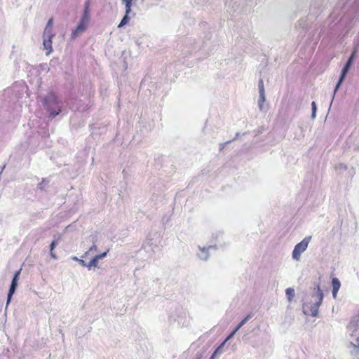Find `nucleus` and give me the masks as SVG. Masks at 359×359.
<instances>
[{
  "instance_id": "obj_8",
  "label": "nucleus",
  "mask_w": 359,
  "mask_h": 359,
  "mask_svg": "<svg viewBox=\"0 0 359 359\" xmlns=\"http://www.w3.org/2000/svg\"><path fill=\"white\" fill-rule=\"evenodd\" d=\"M54 36H55V34H43V45L44 46V49L48 50V52L46 53V55L50 54L53 50L52 39Z\"/></svg>"
},
{
  "instance_id": "obj_22",
  "label": "nucleus",
  "mask_w": 359,
  "mask_h": 359,
  "mask_svg": "<svg viewBox=\"0 0 359 359\" xmlns=\"http://www.w3.org/2000/svg\"><path fill=\"white\" fill-rule=\"evenodd\" d=\"M252 313H248L238 324V327L243 326L252 317Z\"/></svg>"
},
{
  "instance_id": "obj_4",
  "label": "nucleus",
  "mask_w": 359,
  "mask_h": 359,
  "mask_svg": "<svg viewBox=\"0 0 359 359\" xmlns=\"http://www.w3.org/2000/svg\"><path fill=\"white\" fill-rule=\"evenodd\" d=\"M176 316H170V321L177 322V325L180 327L187 326L189 323V318L186 310L181 307L175 309Z\"/></svg>"
},
{
  "instance_id": "obj_37",
  "label": "nucleus",
  "mask_w": 359,
  "mask_h": 359,
  "mask_svg": "<svg viewBox=\"0 0 359 359\" xmlns=\"http://www.w3.org/2000/svg\"><path fill=\"white\" fill-rule=\"evenodd\" d=\"M141 1H142V2H144L145 0H141Z\"/></svg>"
},
{
  "instance_id": "obj_5",
  "label": "nucleus",
  "mask_w": 359,
  "mask_h": 359,
  "mask_svg": "<svg viewBox=\"0 0 359 359\" xmlns=\"http://www.w3.org/2000/svg\"><path fill=\"white\" fill-rule=\"evenodd\" d=\"M311 240V236L305 237L300 243H297L292 251V258L297 261L299 260L302 253H303Z\"/></svg>"
},
{
  "instance_id": "obj_9",
  "label": "nucleus",
  "mask_w": 359,
  "mask_h": 359,
  "mask_svg": "<svg viewBox=\"0 0 359 359\" xmlns=\"http://www.w3.org/2000/svg\"><path fill=\"white\" fill-rule=\"evenodd\" d=\"M80 22L88 24L90 21V1H86L84 4V9Z\"/></svg>"
},
{
  "instance_id": "obj_16",
  "label": "nucleus",
  "mask_w": 359,
  "mask_h": 359,
  "mask_svg": "<svg viewBox=\"0 0 359 359\" xmlns=\"http://www.w3.org/2000/svg\"><path fill=\"white\" fill-rule=\"evenodd\" d=\"M258 107L260 111L264 110V103L266 101L265 93H259Z\"/></svg>"
},
{
  "instance_id": "obj_13",
  "label": "nucleus",
  "mask_w": 359,
  "mask_h": 359,
  "mask_svg": "<svg viewBox=\"0 0 359 359\" xmlns=\"http://www.w3.org/2000/svg\"><path fill=\"white\" fill-rule=\"evenodd\" d=\"M350 346L353 348V350L351 351V354L359 358V336H357L355 343L353 341L350 342Z\"/></svg>"
},
{
  "instance_id": "obj_18",
  "label": "nucleus",
  "mask_w": 359,
  "mask_h": 359,
  "mask_svg": "<svg viewBox=\"0 0 359 359\" xmlns=\"http://www.w3.org/2000/svg\"><path fill=\"white\" fill-rule=\"evenodd\" d=\"M129 20H130L129 14H127L125 12V15L123 17V18L121 19L120 23L118 24V27L121 28V27H124L129 22Z\"/></svg>"
},
{
  "instance_id": "obj_31",
  "label": "nucleus",
  "mask_w": 359,
  "mask_h": 359,
  "mask_svg": "<svg viewBox=\"0 0 359 359\" xmlns=\"http://www.w3.org/2000/svg\"><path fill=\"white\" fill-rule=\"evenodd\" d=\"M205 0H194L195 3L197 4H201L205 2Z\"/></svg>"
},
{
  "instance_id": "obj_24",
  "label": "nucleus",
  "mask_w": 359,
  "mask_h": 359,
  "mask_svg": "<svg viewBox=\"0 0 359 359\" xmlns=\"http://www.w3.org/2000/svg\"><path fill=\"white\" fill-rule=\"evenodd\" d=\"M225 345V341H223L212 353L213 356H217L218 354H220L222 353V350L224 348Z\"/></svg>"
},
{
  "instance_id": "obj_7",
  "label": "nucleus",
  "mask_w": 359,
  "mask_h": 359,
  "mask_svg": "<svg viewBox=\"0 0 359 359\" xmlns=\"http://www.w3.org/2000/svg\"><path fill=\"white\" fill-rule=\"evenodd\" d=\"M348 331L350 332V336L351 337L357 338V336H359L358 329H359V316H353L350 323L347 326Z\"/></svg>"
},
{
  "instance_id": "obj_32",
  "label": "nucleus",
  "mask_w": 359,
  "mask_h": 359,
  "mask_svg": "<svg viewBox=\"0 0 359 359\" xmlns=\"http://www.w3.org/2000/svg\"><path fill=\"white\" fill-rule=\"evenodd\" d=\"M233 337V335L230 334L224 341H225V343H226L228 340L231 339Z\"/></svg>"
},
{
  "instance_id": "obj_35",
  "label": "nucleus",
  "mask_w": 359,
  "mask_h": 359,
  "mask_svg": "<svg viewBox=\"0 0 359 359\" xmlns=\"http://www.w3.org/2000/svg\"><path fill=\"white\" fill-rule=\"evenodd\" d=\"M236 333V331L233 330L231 332V334H233V336L235 335V334Z\"/></svg>"
},
{
  "instance_id": "obj_21",
  "label": "nucleus",
  "mask_w": 359,
  "mask_h": 359,
  "mask_svg": "<svg viewBox=\"0 0 359 359\" xmlns=\"http://www.w3.org/2000/svg\"><path fill=\"white\" fill-rule=\"evenodd\" d=\"M97 264L98 261L93 257L88 264L86 263V267L90 270L92 266L97 267Z\"/></svg>"
},
{
  "instance_id": "obj_33",
  "label": "nucleus",
  "mask_w": 359,
  "mask_h": 359,
  "mask_svg": "<svg viewBox=\"0 0 359 359\" xmlns=\"http://www.w3.org/2000/svg\"><path fill=\"white\" fill-rule=\"evenodd\" d=\"M239 137H240V133H237L236 134L235 137H234L232 140H231V141L232 142V141H233V140H235L238 139Z\"/></svg>"
},
{
  "instance_id": "obj_36",
  "label": "nucleus",
  "mask_w": 359,
  "mask_h": 359,
  "mask_svg": "<svg viewBox=\"0 0 359 359\" xmlns=\"http://www.w3.org/2000/svg\"><path fill=\"white\" fill-rule=\"evenodd\" d=\"M216 356H213V353L212 354V355L210 356V359H215Z\"/></svg>"
},
{
  "instance_id": "obj_12",
  "label": "nucleus",
  "mask_w": 359,
  "mask_h": 359,
  "mask_svg": "<svg viewBox=\"0 0 359 359\" xmlns=\"http://www.w3.org/2000/svg\"><path fill=\"white\" fill-rule=\"evenodd\" d=\"M87 25L88 24L85 22L79 21L75 29L72 32V38L76 39L80 33L83 32L86 29Z\"/></svg>"
},
{
  "instance_id": "obj_11",
  "label": "nucleus",
  "mask_w": 359,
  "mask_h": 359,
  "mask_svg": "<svg viewBox=\"0 0 359 359\" xmlns=\"http://www.w3.org/2000/svg\"><path fill=\"white\" fill-rule=\"evenodd\" d=\"M216 245H210L208 248H201V246H198L199 250H201V252L198 254V257L204 261H206L209 257V253L208 250L212 248H216Z\"/></svg>"
},
{
  "instance_id": "obj_17",
  "label": "nucleus",
  "mask_w": 359,
  "mask_h": 359,
  "mask_svg": "<svg viewBox=\"0 0 359 359\" xmlns=\"http://www.w3.org/2000/svg\"><path fill=\"white\" fill-rule=\"evenodd\" d=\"M49 180L44 178L42 181L38 184V189L41 191H47L48 188Z\"/></svg>"
},
{
  "instance_id": "obj_15",
  "label": "nucleus",
  "mask_w": 359,
  "mask_h": 359,
  "mask_svg": "<svg viewBox=\"0 0 359 359\" xmlns=\"http://www.w3.org/2000/svg\"><path fill=\"white\" fill-rule=\"evenodd\" d=\"M52 25H53V19L50 18L47 22L46 26V27L44 29V31H43V34H55L53 32Z\"/></svg>"
},
{
  "instance_id": "obj_2",
  "label": "nucleus",
  "mask_w": 359,
  "mask_h": 359,
  "mask_svg": "<svg viewBox=\"0 0 359 359\" xmlns=\"http://www.w3.org/2000/svg\"><path fill=\"white\" fill-rule=\"evenodd\" d=\"M41 102L50 118H54L62 112L63 103L53 93H48L41 99Z\"/></svg>"
},
{
  "instance_id": "obj_14",
  "label": "nucleus",
  "mask_w": 359,
  "mask_h": 359,
  "mask_svg": "<svg viewBox=\"0 0 359 359\" xmlns=\"http://www.w3.org/2000/svg\"><path fill=\"white\" fill-rule=\"evenodd\" d=\"M332 296H333L334 299H336L337 292L341 287V283L337 278H332Z\"/></svg>"
},
{
  "instance_id": "obj_27",
  "label": "nucleus",
  "mask_w": 359,
  "mask_h": 359,
  "mask_svg": "<svg viewBox=\"0 0 359 359\" xmlns=\"http://www.w3.org/2000/svg\"><path fill=\"white\" fill-rule=\"evenodd\" d=\"M72 259L77 261L82 266H86V262L84 260H83L82 259H79L76 257H73Z\"/></svg>"
},
{
  "instance_id": "obj_20",
  "label": "nucleus",
  "mask_w": 359,
  "mask_h": 359,
  "mask_svg": "<svg viewBox=\"0 0 359 359\" xmlns=\"http://www.w3.org/2000/svg\"><path fill=\"white\" fill-rule=\"evenodd\" d=\"M124 5H125V8H126V13L127 14H130L131 12H132V10H131V7L133 6V5L135 4L134 2L128 0L124 3H123Z\"/></svg>"
},
{
  "instance_id": "obj_34",
  "label": "nucleus",
  "mask_w": 359,
  "mask_h": 359,
  "mask_svg": "<svg viewBox=\"0 0 359 359\" xmlns=\"http://www.w3.org/2000/svg\"><path fill=\"white\" fill-rule=\"evenodd\" d=\"M241 329V327H238V325H237L236 327L234 328V331H236V332Z\"/></svg>"
},
{
  "instance_id": "obj_6",
  "label": "nucleus",
  "mask_w": 359,
  "mask_h": 359,
  "mask_svg": "<svg viewBox=\"0 0 359 359\" xmlns=\"http://www.w3.org/2000/svg\"><path fill=\"white\" fill-rule=\"evenodd\" d=\"M22 269H20L19 270L16 271L13 276L11 283L10 285V287L8 290V292L7 294V304H9V302L11 300L13 294L15 292L17 287H18V281L19 280L20 273Z\"/></svg>"
},
{
  "instance_id": "obj_26",
  "label": "nucleus",
  "mask_w": 359,
  "mask_h": 359,
  "mask_svg": "<svg viewBox=\"0 0 359 359\" xmlns=\"http://www.w3.org/2000/svg\"><path fill=\"white\" fill-rule=\"evenodd\" d=\"M108 252H109V250H106L105 252H104L101 254L96 255L95 256H94V257L96 258V259L97 261H99L100 259L104 258L107 256Z\"/></svg>"
},
{
  "instance_id": "obj_23",
  "label": "nucleus",
  "mask_w": 359,
  "mask_h": 359,
  "mask_svg": "<svg viewBox=\"0 0 359 359\" xmlns=\"http://www.w3.org/2000/svg\"><path fill=\"white\" fill-rule=\"evenodd\" d=\"M316 111H317V105L316 103L313 101L311 103V118L314 119L316 117Z\"/></svg>"
},
{
  "instance_id": "obj_19",
  "label": "nucleus",
  "mask_w": 359,
  "mask_h": 359,
  "mask_svg": "<svg viewBox=\"0 0 359 359\" xmlns=\"http://www.w3.org/2000/svg\"><path fill=\"white\" fill-rule=\"evenodd\" d=\"M285 294L287 300L291 302L295 294L294 290L292 287L287 288L285 290Z\"/></svg>"
},
{
  "instance_id": "obj_29",
  "label": "nucleus",
  "mask_w": 359,
  "mask_h": 359,
  "mask_svg": "<svg viewBox=\"0 0 359 359\" xmlns=\"http://www.w3.org/2000/svg\"><path fill=\"white\" fill-rule=\"evenodd\" d=\"M97 246L95 245V244H93L88 250V252H86L85 253V255H86L87 254L93 252V251H97Z\"/></svg>"
},
{
  "instance_id": "obj_10",
  "label": "nucleus",
  "mask_w": 359,
  "mask_h": 359,
  "mask_svg": "<svg viewBox=\"0 0 359 359\" xmlns=\"http://www.w3.org/2000/svg\"><path fill=\"white\" fill-rule=\"evenodd\" d=\"M61 241V236L60 235H55L54 236V240L50 243V255L51 258L54 259H57V257L55 255V252H53L54 249L56 248V246L60 243Z\"/></svg>"
},
{
  "instance_id": "obj_30",
  "label": "nucleus",
  "mask_w": 359,
  "mask_h": 359,
  "mask_svg": "<svg viewBox=\"0 0 359 359\" xmlns=\"http://www.w3.org/2000/svg\"><path fill=\"white\" fill-rule=\"evenodd\" d=\"M336 168L337 169H343V170H346L347 169V165L345 164H343V163H340L339 165L336 166Z\"/></svg>"
},
{
  "instance_id": "obj_1",
  "label": "nucleus",
  "mask_w": 359,
  "mask_h": 359,
  "mask_svg": "<svg viewBox=\"0 0 359 359\" xmlns=\"http://www.w3.org/2000/svg\"><path fill=\"white\" fill-rule=\"evenodd\" d=\"M311 297L313 299V302L311 301L310 303H304L302 309L304 315H311L313 317H316L318 314V308L322 304L324 294L320 287L319 285H316L311 293Z\"/></svg>"
},
{
  "instance_id": "obj_3",
  "label": "nucleus",
  "mask_w": 359,
  "mask_h": 359,
  "mask_svg": "<svg viewBox=\"0 0 359 359\" xmlns=\"http://www.w3.org/2000/svg\"><path fill=\"white\" fill-rule=\"evenodd\" d=\"M355 56V52L354 51L351 54V55L346 60L345 65H344V67L341 71V74H340L339 80L335 86V88L334 90V95H335V93H337V91L338 90V89L340 88L341 85L344 82V79H346V76L353 64ZM334 96V95H333V97Z\"/></svg>"
},
{
  "instance_id": "obj_25",
  "label": "nucleus",
  "mask_w": 359,
  "mask_h": 359,
  "mask_svg": "<svg viewBox=\"0 0 359 359\" xmlns=\"http://www.w3.org/2000/svg\"><path fill=\"white\" fill-rule=\"evenodd\" d=\"M259 93H265L264 81L262 79H260L258 82Z\"/></svg>"
},
{
  "instance_id": "obj_28",
  "label": "nucleus",
  "mask_w": 359,
  "mask_h": 359,
  "mask_svg": "<svg viewBox=\"0 0 359 359\" xmlns=\"http://www.w3.org/2000/svg\"><path fill=\"white\" fill-rule=\"evenodd\" d=\"M231 141H227V142H223V143H220L219 144V151H223V149L225 148V147L229 144L230 143Z\"/></svg>"
}]
</instances>
